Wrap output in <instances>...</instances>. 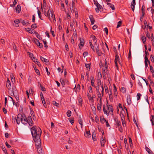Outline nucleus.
<instances>
[{"mask_svg": "<svg viewBox=\"0 0 154 154\" xmlns=\"http://www.w3.org/2000/svg\"><path fill=\"white\" fill-rule=\"evenodd\" d=\"M85 66L86 68H87L88 70V69L89 70L90 69V63H87L85 64Z\"/></svg>", "mask_w": 154, "mask_h": 154, "instance_id": "35", "label": "nucleus"}, {"mask_svg": "<svg viewBox=\"0 0 154 154\" xmlns=\"http://www.w3.org/2000/svg\"><path fill=\"white\" fill-rule=\"evenodd\" d=\"M121 119L122 123L125 122L124 116L123 114H122V116L121 115Z\"/></svg>", "mask_w": 154, "mask_h": 154, "instance_id": "33", "label": "nucleus"}, {"mask_svg": "<svg viewBox=\"0 0 154 154\" xmlns=\"http://www.w3.org/2000/svg\"><path fill=\"white\" fill-rule=\"evenodd\" d=\"M109 111L110 112V114L113 115V107L112 105H109V106L107 107Z\"/></svg>", "mask_w": 154, "mask_h": 154, "instance_id": "9", "label": "nucleus"}, {"mask_svg": "<svg viewBox=\"0 0 154 154\" xmlns=\"http://www.w3.org/2000/svg\"><path fill=\"white\" fill-rule=\"evenodd\" d=\"M37 12L39 18H40L42 20H43V19L42 18L41 12L39 10H38Z\"/></svg>", "mask_w": 154, "mask_h": 154, "instance_id": "38", "label": "nucleus"}, {"mask_svg": "<svg viewBox=\"0 0 154 154\" xmlns=\"http://www.w3.org/2000/svg\"><path fill=\"white\" fill-rule=\"evenodd\" d=\"M94 42V46L95 47H97V48H99V45L98 44H97V41H95Z\"/></svg>", "mask_w": 154, "mask_h": 154, "instance_id": "51", "label": "nucleus"}, {"mask_svg": "<svg viewBox=\"0 0 154 154\" xmlns=\"http://www.w3.org/2000/svg\"><path fill=\"white\" fill-rule=\"evenodd\" d=\"M23 118L21 121V123L24 125H26L28 124L29 126H32L33 125V122L32 121L31 117L29 116L27 118L26 117L24 114H23Z\"/></svg>", "mask_w": 154, "mask_h": 154, "instance_id": "2", "label": "nucleus"}, {"mask_svg": "<svg viewBox=\"0 0 154 154\" xmlns=\"http://www.w3.org/2000/svg\"><path fill=\"white\" fill-rule=\"evenodd\" d=\"M135 0H133L131 3V6L135 5Z\"/></svg>", "mask_w": 154, "mask_h": 154, "instance_id": "63", "label": "nucleus"}, {"mask_svg": "<svg viewBox=\"0 0 154 154\" xmlns=\"http://www.w3.org/2000/svg\"><path fill=\"white\" fill-rule=\"evenodd\" d=\"M109 95V98L110 101L111 102L113 101L112 99V89L110 90V93L108 94Z\"/></svg>", "mask_w": 154, "mask_h": 154, "instance_id": "12", "label": "nucleus"}, {"mask_svg": "<svg viewBox=\"0 0 154 154\" xmlns=\"http://www.w3.org/2000/svg\"><path fill=\"white\" fill-rule=\"evenodd\" d=\"M85 136L87 138H88L90 137L91 135L90 134V131H86V133L84 134Z\"/></svg>", "mask_w": 154, "mask_h": 154, "instance_id": "16", "label": "nucleus"}, {"mask_svg": "<svg viewBox=\"0 0 154 154\" xmlns=\"http://www.w3.org/2000/svg\"><path fill=\"white\" fill-rule=\"evenodd\" d=\"M67 115L68 117H69L71 116V112L70 110H68L67 113Z\"/></svg>", "mask_w": 154, "mask_h": 154, "instance_id": "45", "label": "nucleus"}, {"mask_svg": "<svg viewBox=\"0 0 154 154\" xmlns=\"http://www.w3.org/2000/svg\"><path fill=\"white\" fill-rule=\"evenodd\" d=\"M80 42L81 46H83L85 43L84 40L83 39H80Z\"/></svg>", "mask_w": 154, "mask_h": 154, "instance_id": "29", "label": "nucleus"}, {"mask_svg": "<svg viewBox=\"0 0 154 154\" xmlns=\"http://www.w3.org/2000/svg\"><path fill=\"white\" fill-rule=\"evenodd\" d=\"M14 22L15 23L18 24L20 22V20L18 19H16L14 20Z\"/></svg>", "mask_w": 154, "mask_h": 154, "instance_id": "59", "label": "nucleus"}, {"mask_svg": "<svg viewBox=\"0 0 154 154\" xmlns=\"http://www.w3.org/2000/svg\"><path fill=\"white\" fill-rule=\"evenodd\" d=\"M127 102L128 105H130L131 103V100L130 97H127Z\"/></svg>", "mask_w": 154, "mask_h": 154, "instance_id": "34", "label": "nucleus"}, {"mask_svg": "<svg viewBox=\"0 0 154 154\" xmlns=\"http://www.w3.org/2000/svg\"><path fill=\"white\" fill-rule=\"evenodd\" d=\"M122 21H119L118 22V24L117 26V28H118L119 27H120L122 25Z\"/></svg>", "mask_w": 154, "mask_h": 154, "instance_id": "42", "label": "nucleus"}, {"mask_svg": "<svg viewBox=\"0 0 154 154\" xmlns=\"http://www.w3.org/2000/svg\"><path fill=\"white\" fill-rule=\"evenodd\" d=\"M6 85L7 88L9 91V93L13 94V91L11 90V82L8 79L6 82Z\"/></svg>", "mask_w": 154, "mask_h": 154, "instance_id": "4", "label": "nucleus"}, {"mask_svg": "<svg viewBox=\"0 0 154 154\" xmlns=\"http://www.w3.org/2000/svg\"><path fill=\"white\" fill-rule=\"evenodd\" d=\"M113 92H114V95L115 97H117V91L116 89V86L114 85V89H113Z\"/></svg>", "mask_w": 154, "mask_h": 154, "instance_id": "18", "label": "nucleus"}, {"mask_svg": "<svg viewBox=\"0 0 154 154\" xmlns=\"http://www.w3.org/2000/svg\"><path fill=\"white\" fill-rule=\"evenodd\" d=\"M89 18L91 20V24L92 25L94 23L95 20H94V19L93 17V15H90L89 16Z\"/></svg>", "mask_w": 154, "mask_h": 154, "instance_id": "13", "label": "nucleus"}, {"mask_svg": "<svg viewBox=\"0 0 154 154\" xmlns=\"http://www.w3.org/2000/svg\"><path fill=\"white\" fill-rule=\"evenodd\" d=\"M51 15L50 16L51 18V19H53V20H54L56 21V19L55 17V15L53 13V12H52V11H50Z\"/></svg>", "mask_w": 154, "mask_h": 154, "instance_id": "20", "label": "nucleus"}, {"mask_svg": "<svg viewBox=\"0 0 154 154\" xmlns=\"http://www.w3.org/2000/svg\"><path fill=\"white\" fill-rule=\"evenodd\" d=\"M53 104L56 106H58L59 104L58 103H57L55 101H53Z\"/></svg>", "mask_w": 154, "mask_h": 154, "instance_id": "53", "label": "nucleus"}, {"mask_svg": "<svg viewBox=\"0 0 154 154\" xmlns=\"http://www.w3.org/2000/svg\"><path fill=\"white\" fill-rule=\"evenodd\" d=\"M79 105L80 106H82V99L81 97L80 96L79 97Z\"/></svg>", "mask_w": 154, "mask_h": 154, "instance_id": "17", "label": "nucleus"}, {"mask_svg": "<svg viewBox=\"0 0 154 154\" xmlns=\"http://www.w3.org/2000/svg\"><path fill=\"white\" fill-rule=\"evenodd\" d=\"M42 99V103L44 105V106L45 107H46V104L45 103V99L44 98V100H43V99Z\"/></svg>", "mask_w": 154, "mask_h": 154, "instance_id": "54", "label": "nucleus"}, {"mask_svg": "<svg viewBox=\"0 0 154 154\" xmlns=\"http://www.w3.org/2000/svg\"><path fill=\"white\" fill-rule=\"evenodd\" d=\"M150 60L152 62H154V56L153 55L151 54L150 55Z\"/></svg>", "mask_w": 154, "mask_h": 154, "instance_id": "48", "label": "nucleus"}, {"mask_svg": "<svg viewBox=\"0 0 154 154\" xmlns=\"http://www.w3.org/2000/svg\"><path fill=\"white\" fill-rule=\"evenodd\" d=\"M146 149L149 154H154L152 152L148 147H146Z\"/></svg>", "mask_w": 154, "mask_h": 154, "instance_id": "23", "label": "nucleus"}, {"mask_svg": "<svg viewBox=\"0 0 154 154\" xmlns=\"http://www.w3.org/2000/svg\"><path fill=\"white\" fill-rule=\"evenodd\" d=\"M32 59L35 63L37 64L38 66H41V65L40 63L38 62V59L36 58L35 57H33V59Z\"/></svg>", "mask_w": 154, "mask_h": 154, "instance_id": "10", "label": "nucleus"}, {"mask_svg": "<svg viewBox=\"0 0 154 154\" xmlns=\"http://www.w3.org/2000/svg\"><path fill=\"white\" fill-rule=\"evenodd\" d=\"M119 130L122 133L123 132V130L122 128L121 125L119 126Z\"/></svg>", "mask_w": 154, "mask_h": 154, "instance_id": "50", "label": "nucleus"}, {"mask_svg": "<svg viewBox=\"0 0 154 154\" xmlns=\"http://www.w3.org/2000/svg\"><path fill=\"white\" fill-rule=\"evenodd\" d=\"M22 24L23 25H26V24H29V23L28 22H25V20H23L22 21Z\"/></svg>", "mask_w": 154, "mask_h": 154, "instance_id": "60", "label": "nucleus"}, {"mask_svg": "<svg viewBox=\"0 0 154 154\" xmlns=\"http://www.w3.org/2000/svg\"><path fill=\"white\" fill-rule=\"evenodd\" d=\"M141 95L140 93H137V100H140Z\"/></svg>", "mask_w": 154, "mask_h": 154, "instance_id": "47", "label": "nucleus"}, {"mask_svg": "<svg viewBox=\"0 0 154 154\" xmlns=\"http://www.w3.org/2000/svg\"><path fill=\"white\" fill-rule=\"evenodd\" d=\"M101 106L100 105H99V104H97V109L100 112L101 111Z\"/></svg>", "mask_w": 154, "mask_h": 154, "instance_id": "46", "label": "nucleus"}, {"mask_svg": "<svg viewBox=\"0 0 154 154\" xmlns=\"http://www.w3.org/2000/svg\"><path fill=\"white\" fill-rule=\"evenodd\" d=\"M144 59H145L144 62H146V63L148 62L149 65L150 62L149 60H148L147 57L145 56Z\"/></svg>", "mask_w": 154, "mask_h": 154, "instance_id": "31", "label": "nucleus"}, {"mask_svg": "<svg viewBox=\"0 0 154 154\" xmlns=\"http://www.w3.org/2000/svg\"><path fill=\"white\" fill-rule=\"evenodd\" d=\"M43 8L45 9V7L46 8V3L45 0H43Z\"/></svg>", "mask_w": 154, "mask_h": 154, "instance_id": "57", "label": "nucleus"}, {"mask_svg": "<svg viewBox=\"0 0 154 154\" xmlns=\"http://www.w3.org/2000/svg\"><path fill=\"white\" fill-rule=\"evenodd\" d=\"M34 69L35 70V72L37 73V74L38 75H40V73L39 72V70L37 69L35 67H34Z\"/></svg>", "mask_w": 154, "mask_h": 154, "instance_id": "40", "label": "nucleus"}, {"mask_svg": "<svg viewBox=\"0 0 154 154\" xmlns=\"http://www.w3.org/2000/svg\"><path fill=\"white\" fill-rule=\"evenodd\" d=\"M106 142V141L104 140L103 137H101L100 139V143L101 146H104V143Z\"/></svg>", "mask_w": 154, "mask_h": 154, "instance_id": "19", "label": "nucleus"}, {"mask_svg": "<svg viewBox=\"0 0 154 154\" xmlns=\"http://www.w3.org/2000/svg\"><path fill=\"white\" fill-rule=\"evenodd\" d=\"M95 51L97 53L98 56H101V53L100 52L99 48L95 47Z\"/></svg>", "mask_w": 154, "mask_h": 154, "instance_id": "22", "label": "nucleus"}, {"mask_svg": "<svg viewBox=\"0 0 154 154\" xmlns=\"http://www.w3.org/2000/svg\"><path fill=\"white\" fill-rule=\"evenodd\" d=\"M21 11V7L19 5H17L16 9V11L17 13H19Z\"/></svg>", "mask_w": 154, "mask_h": 154, "instance_id": "21", "label": "nucleus"}, {"mask_svg": "<svg viewBox=\"0 0 154 154\" xmlns=\"http://www.w3.org/2000/svg\"><path fill=\"white\" fill-rule=\"evenodd\" d=\"M94 5L96 6H97V5H98L99 4L97 0H94Z\"/></svg>", "mask_w": 154, "mask_h": 154, "instance_id": "55", "label": "nucleus"}, {"mask_svg": "<svg viewBox=\"0 0 154 154\" xmlns=\"http://www.w3.org/2000/svg\"><path fill=\"white\" fill-rule=\"evenodd\" d=\"M35 33L36 34V37H37L40 40L42 39V38L41 37L40 35L38 32H35Z\"/></svg>", "mask_w": 154, "mask_h": 154, "instance_id": "37", "label": "nucleus"}, {"mask_svg": "<svg viewBox=\"0 0 154 154\" xmlns=\"http://www.w3.org/2000/svg\"><path fill=\"white\" fill-rule=\"evenodd\" d=\"M119 60V57L118 55H116L115 56V61H118Z\"/></svg>", "mask_w": 154, "mask_h": 154, "instance_id": "56", "label": "nucleus"}, {"mask_svg": "<svg viewBox=\"0 0 154 154\" xmlns=\"http://www.w3.org/2000/svg\"><path fill=\"white\" fill-rule=\"evenodd\" d=\"M131 50H129V53H128V58L129 59H130L131 58Z\"/></svg>", "mask_w": 154, "mask_h": 154, "instance_id": "49", "label": "nucleus"}, {"mask_svg": "<svg viewBox=\"0 0 154 154\" xmlns=\"http://www.w3.org/2000/svg\"><path fill=\"white\" fill-rule=\"evenodd\" d=\"M69 121L70 122L72 125H73L74 123V119H69Z\"/></svg>", "mask_w": 154, "mask_h": 154, "instance_id": "64", "label": "nucleus"}, {"mask_svg": "<svg viewBox=\"0 0 154 154\" xmlns=\"http://www.w3.org/2000/svg\"><path fill=\"white\" fill-rule=\"evenodd\" d=\"M90 79L91 80V85L92 86L95 87V85H94V78L93 76H91L90 77Z\"/></svg>", "mask_w": 154, "mask_h": 154, "instance_id": "14", "label": "nucleus"}, {"mask_svg": "<svg viewBox=\"0 0 154 154\" xmlns=\"http://www.w3.org/2000/svg\"><path fill=\"white\" fill-rule=\"evenodd\" d=\"M103 111L104 114H106L107 116H108L109 115V113L106 109L105 108V106L104 105L103 106Z\"/></svg>", "mask_w": 154, "mask_h": 154, "instance_id": "24", "label": "nucleus"}, {"mask_svg": "<svg viewBox=\"0 0 154 154\" xmlns=\"http://www.w3.org/2000/svg\"><path fill=\"white\" fill-rule=\"evenodd\" d=\"M104 31L105 32L106 34L107 35L108 34V29L107 27L104 29Z\"/></svg>", "mask_w": 154, "mask_h": 154, "instance_id": "62", "label": "nucleus"}, {"mask_svg": "<svg viewBox=\"0 0 154 154\" xmlns=\"http://www.w3.org/2000/svg\"><path fill=\"white\" fill-rule=\"evenodd\" d=\"M40 58L42 61H44L45 63H46L48 61L47 59L42 57V56L40 57Z\"/></svg>", "mask_w": 154, "mask_h": 154, "instance_id": "32", "label": "nucleus"}, {"mask_svg": "<svg viewBox=\"0 0 154 154\" xmlns=\"http://www.w3.org/2000/svg\"><path fill=\"white\" fill-rule=\"evenodd\" d=\"M78 122L79 124L81 125V126L82 128L83 126V121L82 118L80 116L79 117L78 119Z\"/></svg>", "mask_w": 154, "mask_h": 154, "instance_id": "15", "label": "nucleus"}, {"mask_svg": "<svg viewBox=\"0 0 154 154\" xmlns=\"http://www.w3.org/2000/svg\"><path fill=\"white\" fill-rule=\"evenodd\" d=\"M23 116V114L22 115L20 113H19L18 115L17 119H16L18 120L19 121H20L21 122V121L22 119Z\"/></svg>", "mask_w": 154, "mask_h": 154, "instance_id": "11", "label": "nucleus"}, {"mask_svg": "<svg viewBox=\"0 0 154 154\" xmlns=\"http://www.w3.org/2000/svg\"><path fill=\"white\" fill-rule=\"evenodd\" d=\"M98 98L100 99H102V97L101 96V94L100 93H98Z\"/></svg>", "mask_w": 154, "mask_h": 154, "instance_id": "61", "label": "nucleus"}, {"mask_svg": "<svg viewBox=\"0 0 154 154\" xmlns=\"http://www.w3.org/2000/svg\"><path fill=\"white\" fill-rule=\"evenodd\" d=\"M31 131L35 143L40 144L41 141L40 137L42 134L41 129L40 128H37L36 126H34L31 128Z\"/></svg>", "mask_w": 154, "mask_h": 154, "instance_id": "1", "label": "nucleus"}, {"mask_svg": "<svg viewBox=\"0 0 154 154\" xmlns=\"http://www.w3.org/2000/svg\"><path fill=\"white\" fill-rule=\"evenodd\" d=\"M107 5L111 8V9L113 10H115V7L114 5L110 3H107Z\"/></svg>", "mask_w": 154, "mask_h": 154, "instance_id": "26", "label": "nucleus"}, {"mask_svg": "<svg viewBox=\"0 0 154 154\" xmlns=\"http://www.w3.org/2000/svg\"><path fill=\"white\" fill-rule=\"evenodd\" d=\"M114 119L115 122L116 124L115 125L119 127V126H121V122L118 119L114 118Z\"/></svg>", "mask_w": 154, "mask_h": 154, "instance_id": "6", "label": "nucleus"}, {"mask_svg": "<svg viewBox=\"0 0 154 154\" xmlns=\"http://www.w3.org/2000/svg\"><path fill=\"white\" fill-rule=\"evenodd\" d=\"M91 38H92V40H93L94 42H95V41H97L96 37L94 35H91Z\"/></svg>", "mask_w": 154, "mask_h": 154, "instance_id": "27", "label": "nucleus"}, {"mask_svg": "<svg viewBox=\"0 0 154 154\" xmlns=\"http://www.w3.org/2000/svg\"><path fill=\"white\" fill-rule=\"evenodd\" d=\"M60 82L62 85L64 86L65 84V82L64 80L62 79H60Z\"/></svg>", "mask_w": 154, "mask_h": 154, "instance_id": "36", "label": "nucleus"}, {"mask_svg": "<svg viewBox=\"0 0 154 154\" xmlns=\"http://www.w3.org/2000/svg\"><path fill=\"white\" fill-rule=\"evenodd\" d=\"M45 7V9H44V14L45 16H47L48 18L51 20V18L50 17V13L51 14L50 10V8H49L48 7V9L47 10L46 9Z\"/></svg>", "mask_w": 154, "mask_h": 154, "instance_id": "3", "label": "nucleus"}, {"mask_svg": "<svg viewBox=\"0 0 154 154\" xmlns=\"http://www.w3.org/2000/svg\"><path fill=\"white\" fill-rule=\"evenodd\" d=\"M104 88L105 89V91L106 93H107L109 92V90L108 88L106 85L105 84L104 86Z\"/></svg>", "mask_w": 154, "mask_h": 154, "instance_id": "30", "label": "nucleus"}, {"mask_svg": "<svg viewBox=\"0 0 154 154\" xmlns=\"http://www.w3.org/2000/svg\"><path fill=\"white\" fill-rule=\"evenodd\" d=\"M88 97L89 99L91 101H92L93 102L94 101V100L93 98V97H91V96L89 95V94H88Z\"/></svg>", "mask_w": 154, "mask_h": 154, "instance_id": "41", "label": "nucleus"}, {"mask_svg": "<svg viewBox=\"0 0 154 154\" xmlns=\"http://www.w3.org/2000/svg\"><path fill=\"white\" fill-rule=\"evenodd\" d=\"M41 141L40 144L38 145L36 144V143H35L36 147L37 148L38 154H43L42 150L41 147Z\"/></svg>", "mask_w": 154, "mask_h": 154, "instance_id": "5", "label": "nucleus"}, {"mask_svg": "<svg viewBox=\"0 0 154 154\" xmlns=\"http://www.w3.org/2000/svg\"><path fill=\"white\" fill-rule=\"evenodd\" d=\"M40 86L41 88V90L44 91H45V87H43L41 84H40Z\"/></svg>", "mask_w": 154, "mask_h": 154, "instance_id": "43", "label": "nucleus"}, {"mask_svg": "<svg viewBox=\"0 0 154 154\" xmlns=\"http://www.w3.org/2000/svg\"><path fill=\"white\" fill-rule=\"evenodd\" d=\"M121 91L123 93H125L126 92V89L123 87H122L121 88Z\"/></svg>", "mask_w": 154, "mask_h": 154, "instance_id": "44", "label": "nucleus"}, {"mask_svg": "<svg viewBox=\"0 0 154 154\" xmlns=\"http://www.w3.org/2000/svg\"><path fill=\"white\" fill-rule=\"evenodd\" d=\"M96 6L97 7V8H95V11L97 13H98L99 12L100 10H101L103 9L102 6L100 4Z\"/></svg>", "mask_w": 154, "mask_h": 154, "instance_id": "8", "label": "nucleus"}, {"mask_svg": "<svg viewBox=\"0 0 154 154\" xmlns=\"http://www.w3.org/2000/svg\"><path fill=\"white\" fill-rule=\"evenodd\" d=\"M35 42L36 44L38 45L40 48H42L43 47V45L42 44L40 43L38 40L37 39H36Z\"/></svg>", "mask_w": 154, "mask_h": 154, "instance_id": "7", "label": "nucleus"}, {"mask_svg": "<svg viewBox=\"0 0 154 154\" xmlns=\"http://www.w3.org/2000/svg\"><path fill=\"white\" fill-rule=\"evenodd\" d=\"M31 27L34 29H35L37 27L36 24L35 23L33 24L31 26Z\"/></svg>", "mask_w": 154, "mask_h": 154, "instance_id": "58", "label": "nucleus"}, {"mask_svg": "<svg viewBox=\"0 0 154 154\" xmlns=\"http://www.w3.org/2000/svg\"><path fill=\"white\" fill-rule=\"evenodd\" d=\"M141 39H142V41L143 42V44H145V42L146 41V37H144L143 36H142V37H141Z\"/></svg>", "mask_w": 154, "mask_h": 154, "instance_id": "39", "label": "nucleus"}, {"mask_svg": "<svg viewBox=\"0 0 154 154\" xmlns=\"http://www.w3.org/2000/svg\"><path fill=\"white\" fill-rule=\"evenodd\" d=\"M92 139L94 141L96 140L97 138L95 134H94V132H93L92 134Z\"/></svg>", "mask_w": 154, "mask_h": 154, "instance_id": "28", "label": "nucleus"}, {"mask_svg": "<svg viewBox=\"0 0 154 154\" xmlns=\"http://www.w3.org/2000/svg\"><path fill=\"white\" fill-rule=\"evenodd\" d=\"M11 90L13 91V94H11V93H9L10 94V95L11 96H13V95L14 94V92L16 91V89L15 87H13L12 88H11Z\"/></svg>", "mask_w": 154, "mask_h": 154, "instance_id": "25", "label": "nucleus"}, {"mask_svg": "<svg viewBox=\"0 0 154 154\" xmlns=\"http://www.w3.org/2000/svg\"><path fill=\"white\" fill-rule=\"evenodd\" d=\"M2 150L4 151L5 154H8L7 151L5 147L3 148H2Z\"/></svg>", "mask_w": 154, "mask_h": 154, "instance_id": "52", "label": "nucleus"}]
</instances>
